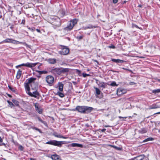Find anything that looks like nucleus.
I'll return each instance as SVG.
<instances>
[{
  "label": "nucleus",
  "mask_w": 160,
  "mask_h": 160,
  "mask_svg": "<svg viewBox=\"0 0 160 160\" xmlns=\"http://www.w3.org/2000/svg\"><path fill=\"white\" fill-rule=\"evenodd\" d=\"M92 107L86 106H77L75 108L76 110L81 113H88L90 112L93 109Z\"/></svg>",
  "instance_id": "nucleus-1"
},
{
  "label": "nucleus",
  "mask_w": 160,
  "mask_h": 160,
  "mask_svg": "<svg viewBox=\"0 0 160 160\" xmlns=\"http://www.w3.org/2000/svg\"><path fill=\"white\" fill-rule=\"evenodd\" d=\"M4 42H9L11 43L14 44H18L19 43H22L24 44L26 46L29 47V46L25 42H20L14 40L12 38H7L2 41V42H0V44Z\"/></svg>",
  "instance_id": "nucleus-2"
},
{
  "label": "nucleus",
  "mask_w": 160,
  "mask_h": 160,
  "mask_svg": "<svg viewBox=\"0 0 160 160\" xmlns=\"http://www.w3.org/2000/svg\"><path fill=\"white\" fill-rule=\"evenodd\" d=\"M46 143L60 147L62 146V144H64V142L51 140L46 142Z\"/></svg>",
  "instance_id": "nucleus-3"
},
{
  "label": "nucleus",
  "mask_w": 160,
  "mask_h": 160,
  "mask_svg": "<svg viewBox=\"0 0 160 160\" xmlns=\"http://www.w3.org/2000/svg\"><path fill=\"white\" fill-rule=\"evenodd\" d=\"M77 20L76 19L71 21L67 27L64 28V30L68 31L71 30L74 26L77 23Z\"/></svg>",
  "instance_id": "nucleus-4"
},
{
  "label": "nucleus",
  "mask_w": 160,
  "mask_h": 160,
  "mask_svg": "<svg viewBox=\"0 0 160 160\" xmlns=\"http://www.w3.org/2000/svg\"><path fill=\"white\" fill-rule=\"evenodd\" d=\"M61 50L59 52V53L61 55H67L69 52V50L65 46L61 45Z\"/></svg>",
  "instance_id": "nucleus-5"
},
{
  "label": "nucleus",
  "mask_w": 160,
  "mask_h": 160,
  "mask_svg": "<svg viewBox=\"0 0 160 160\" xmlns=\"http://www.w3.org/2000/svg\"><path fill=\"white\" fill-rule=\"evenodd\" d=\"M45 79L47 82L50 86L52 85L54 81V77L51 75L47 76L46 77Z\"/></svg>",
  "instance_id": "nucleus-6"
},
{
  "label": "nucleus",
  "mask_w": 160,
  "mask_h": 160,
  "mask_svg": "<svg viewBox=\"0 0 160 160\" xmlns=\"http://www.w3.org/2000/svg\"><path fill=\"white\" fill-rule=\"evenodd\" d=\"M36 79V78H34L33 77H31V78H29L28 79H27L26 81V82L29 84L31 86L32 88V90L35 89L36 87H35L34 88L32 87V84H34L35 82V81Z\"/></svg>",
  "instance_id": "nucleus-7"
},
{
  "label": "nucleus",
  "mask_w": 160,
  "mask_h": 160,
  "mask_svg": "<svg viewBox=\"0 0 160 160\" xmlns=\"http://www.w3.org/2000/svg\"><path fill=\"white\" fill-rule=\"evenodd\" d=\"M48 157L51 158L52 160H62L60 156L56 154L49 155Z\"/></svg>",
  "instance_id": "nucleus-8"
},
{
  "label": "nucleus",
  "mask_w": 160,
  "mask_h": 160,
  "mask_svg": "<svg viewBox=\"0 0 160 160\" xmlns=\"http://www.w3.org/2000/svg\"><path fill=\"white\" fill-rule=\"evenodd\" d=\"M35 89H34V90H35V91L32 92H29L28 94L30 96L34 97L35 98H36L37 96H39V94L38 92L37 91V90Z\"/></svg>",
  "instance_id": "nucleus-9"
},
{
  "label": "nucleus",
  "mask_w": 160,
  "mask_h": 160,
  "mask_svg": "<svg viewBox=\"0 0 160 160\" xmlns=\"http://www.w3.org/2000/svg\"><path fill=\"white\" fill-rule=\"evenodd\" d=\"M34 106L35 107V110L39 114H41L42 112V110L39 107V104L38 103H34Z\"/></svg>",
  "instance_id": "nucleus-10"
},
{
  "label": "nucleus",
  "mask_w": 160,
  "mask_h": 160,
  "mask_svg": "<svg viewBox=\"0 0 160 160\" xmlns=\"http://www.w3.org/2000/svg\"><path fill=\"white\" fill-rule=\"evenodd\" d=\"M51 72L55 74H57L60 75L61 74V69L60 68H55L52 69Z\"/></svg>",
  "instance_id": "nucleus-11"
},
{
  "label": "nucleus",
  "mask_w": 160,
  "mask_h": 160,
  "mask_svg": "<svg viewBox=\"0 0 160 160\" xmlns=\"http://www.w3.org/2000/svg\"><path fill=\"white\" fill-rule=\"evenodd\" d=\"M126 92V90L122 88L118 89L117 90V94L119 95L123 94L125 93Z\"/></svg>",
  "instance_id": "nucleus-12"
},
{
  "label": "nucleus",
  "mask_w": 160,
  "mask_h": 160,
  "mask_svg": "<svg viewBox=\"0 0 160 160\" xmlns=\"http://www.w3.org/2000/svg\"><path fill=\"white\" fill-rule=\"evenodd\" d=\"M29 84L25 82L24 83L25 88L27 93L28 94L29 92H30V88Z\"/></svg>",
  "instance_id": "nucleus-13"
},
{
  "label": "nucleus",
  "mask_w": 160,
  "mask_h": 160,
  "mask_svg": "<svg viewBox=\"0 0 160 160\" xmlns=\"http://www.w3.org/2000/svg\"><path fill=\"white\" fill-rule=\"evenodd\" d=\"M145 157L144 155H141L132 158V160H142Z\"/></svg>",
  "instance_id": "nucleus-14"
},
{
  "label": "nucleus",
  "mask_w": 160,
  "mask_h": 160,
  "mask_svg": "<svg viewBox=\"0 0 160 160\" xmlns=\"http://www.w3.org/2000/svg\"><path fill=\"white\" fill-rule=\"evenodd\" d=\"M111 61L113 62H114L117 63H122L124 62H125V61L121 60L119 59H112Z\"/></svg>",
  "instance_id": "nucleus-15"
},
{
  "label": "nucleus",
  "mask_w": 160,
  "mask_h": 160,
  "mask_svg": "<svg viewBox=\"0 0 160 160\" xmlns=\"http://www.w3.org/2000/svg\"><path fill=\"white\" fill-rule=\"evenodd\" d=\"M56 59L55 58H49L48 60V62L51 64H54L56 62Z\"/></svg>",
  "instance_id": "nucleus-16"
},
{
  "label": "nucleus",
  "mask_w": 160,
  "mask_h": 160,
  "mask_svg": "<svg viewBox=\"0 0 160 160\" xmlns=\"http://www.w3.org/2000/svg\"><path fill=\"white\" fill-rule=\"evenodd\" d=\"M36 64L37 63H30L29 62H27L26 63V66L31 68L35 66Z\"/></svg>",
  "instance_id": "nucleus-17"
},
{
  "label": "nucleus",
  "mask_w": 160,
  "mask_h": 160,
  "mask_svg": "<svg viewBox=\"0 0 160 160\" xmlns=\"http://www.w3.org/2000/svg\"><path fill=\"white\" fill-rule=\"evenodd\" d=\"M53 135L55 137H57V138H67L63 136H62L60 134H58V133L56 132H54L53 133Z\"/></svg>",
  "instance_id": "nucleus-18"
},
{
  "label": "nucleus",
  "mask_w": 160,
  "mask_h": 160,
  "mask_svg": "<svg viewBox=\"0 0 160 160\" xmlns=\"http://www.w3.org/2000/svg\"><path fill=\"white\" fill-rule=\"evenodd\" d=\"M22 71L20 70H19L18 71L16 77L17 79H19L20 78L22 74Z\"/></svg>",
  "instance_id": "nucleus-19"
},
{
  "label": "nucleus",
  "mask_w": 160,
  "mask_h": 160,
  "mask_svg": "<svg viewBox=\"0 0 160 160\" xmlns=\"http://www.w3.org/2000/svg\"><path fill=\"white\" fill-rule=\"evenodd\" d=\"M147 131L145 128H142L138 130V132L139 133L141 134H143L147 132Z\"/></svg>",
  "instance_id": "nucleus-20"
},
{
  "label": "nucleus",
  "mask_w": 160,
  "mask_h": 160,
  "mask_svg": "<svg viewBox=\"0 0 160 160\" xmlns=\"http://www.w3.org/2000/svg\"><path fill=\"white\" fill-rule=\"evenodd\" d=\"M59 90L61 91H62L63 90V84L60 82H59Z\"/></svg>",
  "instance_id": "nucleus-21"
},
{
  "label": "nucleus",
  "mask_w": 160,
  "mask_h": 160,
  "mask_svg": "<svg viewBox=\"0 0 160 160\" xmlns=\"http://www.w3.org/2000/svg\"><path fill=\"white\" fill-rule=\"evenodd\" d=\"M61 73L67 72L69 71V69L68 68H60Z\"/></svg>",
  "instance_id": "nucleus-22"
},
{
  "label": "nucleus",
  "mask_w": 160,
  "mask_h": 160,
  "mask_svg": "<svg viewBox=\"0 0 160 160\" xmlns=\"http://www.w3.org/2000/svg\"><path fill=\"white\" fill-rule=\"evenodd\" d=\"M108 83L106 82H102L99 86L100 87H102L103 88H106L107 86L106 85Z\"/></svg>",
  "instance_id": "nucleus-23"
},
{
  "label": "nucleus",
  "mask_w": 160,
  "mask_h": 160,
  "mask_svg": "<svg viewBox=\"0 0 160 160\" xmlns=\"http://www.w3.org/2000/svg\"><path fill=\"white\" fill-rule=\"evenodd\" d=\"M71 146L72 147H82V145L76 143H72L71 144Z\"/></svg>",
  "instance_id": "nucleus-24"
},
{
  "label": "nucleus",
  "mask_w": 160,
  "mask_h": 160,
  "mask_svg": "<svg viewBox=\"0 0 160 160\" xmlns=\"http://www.w3.org/2000/svg\"><path fill=\"white\" fill-rule=\"evenodd\" d=\"M94 88L95 90L96 95H100L101 92L100 90L97 88L94 87Z\"/></svg>",
  "instance_id": "nucleus-25"
},
{
  "label": "nucleus",
  "mask_w": 160,
  "mask_h": 160,
  "mask_svg": "<svg viewBox=\"0 0 160 160\" xmlns=\"http://www.w3.org/2000/svg\"><path fill=\"white\" fill-rule=\"evenodd\" d=\"M12 102L14 103L17 106H19V102L15 99L12 100Z\"/></svg>",
  "instance_id": "nucleus-26"
},
{
  "label": "nucleus",
  "mask_w": 160,
  "mask_h": 160,
  "mask_svg": "<svg viewBox=\"0 0 160 160\" xmlns=\"http://www.w3.org/2000/svg\"><path fill=\"white\" fill-rule=\"evenodd\" d=\"M7 102H8V103L9 105L10 106V107L11 108H14V104L12 102L8 101V100L7 101Z\"/></svg>",
  "instance_id": "nucleus-27"
},
{
  "label": "nucleus",
  "mask_w": 160,
  "mask_h": 160,
  "mask_svg": "<svg viewBox=\"0 0 160 160\" xmlns=\"http://www.w3.org/2000/svg\"><path fill=\"white\" fill-rule=\"evenodd\" d=\"M154 139L152 138H148L143 140V142H145L149 141H152Z\"/></svg>",
  "instance_id": "nucleus-28"
},
{
  "label": "nucleus",
  "mask_w": 160,
  "mask_h": 160,
  "mask_svg": "<svg viewBox=\"0 0 160 160\" xmlns=\"http://www.w3.org/2000/svg\"><path fill=\"white\" fill-rule=\"evenodd\" d=\"M107 84L108 85H110L112 86H117V84L116 82H112L111 84H109L108 83Z\"/></svg>",
  "instance_id": "nucleus-29"
},
{
  "label": "nucleus",
  "mask_w": 160,
  "mask_h": 160,
  "mask_svg": "<svg viewBox=\"0 0 160 160\" xmlns=\"http://www.w3.org/2000/svg\"><path fill=\"white\" fill-rule=\"evenodd\" d=\"M152 92L153 93H156L160 92V89H158L152 90Z\"/></svg>",
  "instance_id": "nucleus-30"
},
{
  "label": "nucleus",
  "mask_w": 160,
  "mask_h": 160,
  "mask_svg": "<svg viewBox=\"0 0 160 160\" xmlns=\"http://www.w3.org/2000/svg\"><path fill=\"white\" fill-rule=\"evenodd\" d=\"M58 95L61 98H63L64 97V94L60 92H57Z\"/></svg>",
  "instance_id": "nucleus-31"
},
{
  "label": "nucleus",
  "mask_w": 160,
  "mask_h": 160,
  "mask_svg": "<svg viewBox=\"0 0 160 160\" xmlns=\"http://www.w3.org/2000/svg\"><path fill=\"white\" fill-rule=\"evenodd\" d=\"M61 25V23L60 21H59V23L58 24H56L53 26L54 28H56L57 27H60Z\"/></svg>",
  "instance_id": "nucleus-32"
},
{
  "label": "nucleus",
  "mask_w": 160,
  "mask_h": 160,
  "mask_svg": "<svg viewBox=\"0 0 160 160\" xmlns=\"http://www.w3.org/2000/svg\"><path fill=\"white\" fill-rule=\"evenodd\" d=\"M88 28V29H92L93 28H95L97 27L96 26H93L91 24H89L88 25V26H87Z\"/></svg>",
  "instance_id": "nucleus-33"
},
{
  "label": "nucleus",
  "mask_w": 160,
  "mask_h": 160,
  "mask_svg": "<svg viewBox=\"0 0 160 160\" xmlns=\"http://www.w3.org/2000/svg\"><path fill=\"white\" fill-rule=\"evenodd\" d=\"M38 120L40 122H41L42 123H43V124L45 125V124H46V122H45V121H43L42 120L40 117H38Z\"/></svg>",
  "instance_id": "nucleus-34"
},
{
  "label": "nucleus",
  "mask_w": 160,
  "mask_h": 160,
  "mask_svg": "<svg viewBox=\"0 0 160 160\" xmlns=\"http://www.w3.org/2000/svg\"><path fill=\"white\" fill-rule=\"evenodd\" d=\"M83 37V35H81L80 36H77L76 37V38L78 39V40H80L82 39Z\"/></svg>",
  "instance_id": "nucleus-35"
},
{
  "label": "nucleus",
  "mask_w": 160,
  "mask_h": 160,
  "mask_svg": "<svg viewBox=\"0 0 160 160\" xmlns=\"http://www.w3.org/2000/svg\"><path fill=\"white\" fill-rule=\"evenodd\" d=\"M38 72L40 74H45L47 72V71H38Z\"/></svg>",
  "instance_id": "nucleus-36"
},
{
  "label": "nucleus",
  "mask_w": 160,
  "mask_h": 160,
  "mask_svg": "<svg viewBox=\"0 0 160 160\" xmlns=\"http://www.w3.org/2000/svg\"><path fill=\"white\" fill-rule=\"evenodd\" d=\"M8 87L9 89L10 90H11L13 92H15V89L14 88H12L10 86H8Z\"/></svg>",
  "instance_id": "nucleus-37"
},
{
  "label": "nucleus",
  "mask_w": 160,
  "mask_h": 160,
  "mask_svg": "<svg viewBox=\"0 0 160 160\" xmlns=\"http://www.w3.org/2000/svg\"><path fill=\"white\" fill-rule=\"evenodd\" d=\"M158 107L156 106V105H154V106H152V107H151L150 108V109H153L157 108Z\"/></svg>",
  "instance_id": "nucleus-38"
},
{
  "label": "nucleus",
  "mask_w": 160,
  "mask_h": 160,
  "mask_svg": "<svg viewBox=\"0 0 160 160\" xmlns=\"http://www.w3.org/2000/svg\"><path fill=\"white\" fill-rule=\"evenodd\" d=\"M90 75L89 74H87L84 73H82V76L84 77H86L87 76H89Z\"/></svg>",
  "instance_id": "nucleus-39"
},
{
  "label": "nucleus",
  "mask_w": 160,
  "mask_h": 160,
  "mask_svg": "<svg viewBox=\"0 0 160 160\" xmlns=\"http://www.w3.org/2000/svg\"><path fill=\"white\" fill-rule=\"evenodd\" d=\"M33 129H35V130H37V131H38L40 133H42V131H41V130L40 129L37 128L36 127H34L33 128Z\"/></svg>",
  "instance_id": "nucleus-40"
},
{
  "label": "nucleus",
  "mask_w": 160,
  "mask_h": 160,
  "mask_svg": "<svg viewBox=\"0 0 160 160\" xmlns=\"http://www.w3.org/2000/svg\"><path fill=\"white\" fill-rule=\"evenodd\" d=\"M122 68L124 70L128 71L130 72H132V71L131 70H130L128 69L125 68Z\"/></svg>",
  "instance_id": "nucleus-41"
},
{
  "label": "nucleus",
  "mask_w": 160,
  "mask_h": 160,
  "mask_svg": "<svg viewBox=\"0 0 160 160\" xmlns=\"http://www.w3.org/2000/svg\"><path fill=\"white\" fill-rule=\"evenodd\" d=\"M96 83L98 84V85H99L100 84L101 82H100V81L98 80H97V79H96Z\"/></svg>",
  "instance_id": "nucleus-42"
},
{
  "label": "nucleus",
  "mask_w": 160,
  "mask_h": 160,
  "mask_svg": "<svg viewBox=\"0 0 160 160\" xmlns=\"http://www.w3.org/2000/svg\"><path fill=\"white\" fill-rule=\"evenodd\" d=\"M19 149L21 151H22L23 149V148L22 146L21 145H20V146H19Z\"/></svg>",
  "instance_id": "nucleus-43"
},
{
  "label": "nucleus",
  "mask_w": 160,
  "mask_h": 160,
  "mask_svg": "<svg viewBox=\"0 0 160 160\" xmlns=\"http://www.w3.org/2000/svg\"><path fill=\"white\" fill-rule=\"evenodd\" d=\"M61 12L62 13V17L65 14V12L63 10H62L61 11Z\"/></svg>",
  "instance_id": "nucleus-44"
},
{
  "label": "nucleus",
  "mask_w": 160,
  "mask_h": 160,
  "mask_svg": "<svg viewBox=\"0 0 160 160\" xmlns=\"http://www.w3.org/2000/svg\"><path fill=\"white\" fill-rule=\"evenodd\" d=\"M132 26L133 28L135 27L137 28H139V27L136 25L132 24Z\"/></svg>",
  "instance_id": "nucleus-45"
},
{
  "label": "nucleus",
  "mask_w": 160,
  "mask_h": 160,
  "mask_svg": "<svg viewBox=\"0 0 160 160\" xmlns=\"http://www.w3.org/2000/svg\"><path fill=\"white\" fill-rule=\"evenodd\" d=\"M25 22V20L23 19L22 20V22H21V24H24Z\"/></svg>",
  "instance_id": "nucleus-46"
},
{
  "label": "nucleus",
  "mask_w": 160,
  "mask_h": 160,
  "mask_svg": "<svg viewBox=\"0 0 160 160\" xmlns=\"http://www.w3.org/2000/svg\"><path fill=\"white\" fill-rule=\"evenodd\" d=\"M129 84L131 85H134L136 84V83L134 82H130Z\"/></svg>",
  "instance_id": "nucleus-47"
},
{
  "label": "nucleus",
  "mask_w": 160,
  "mask_h": 160,
  "mask_svg": "<svg viewBox=\"0 0 160 160\" xmlns=\"http://www.w3.org/2000/svg\"><path fill=\"white\" fill-rule=\"evenodd\" d=\"M109 47L112 48H115V47L113 45H112L111 46H109Z\"/></svg>",
  "instance_id": "nucleus-48"
},
{
  "label": "nucleus",
  "mask_w": 160,
  "mask_h": 160,
  "mask_svg": "<svg viewBox=\"0 0 160 160\" xmlns=\"http://www.w3.org/2000/svg\"><path fill=\"white\" fill-rule=\"evenodd\" d=\"M88 29V27H83L82 28V29L84 30H86Z\"/></svg>",
  "instance_id": "nucleus-49"
},
{
  "label": "nucleus",
  "mask_w": 160,
  "mask_h": 160,
  "mask_svg": "<svg viewBox=\"0 0 160 160\" xmlns=\"http://www.w3.org/2000/svg\"><path fill=\"white\" fill-rule=\"evenodd\" d=\"M118 0H113V2L114 3H116L117 2Z\"/></svg>",
  "instance_id": "nucleus-50"
},
{
  "label": "nucleus",
  "mask_w": 160,
  "mask_h": 160,
  "mask_svg": "<svg viewBox=\"0 0 160 160\" xmlns=\"http://www.w3.org/2000/svg\"><path fill=\"white\" fill-rule=\"evenodd\" d=\"M14 25H12L10 27V28L11 29H12L13 28H14Z\"/></svg>",
  "instance_id": "nucleus-51"
},
{
  "label": "nucleus",
  "mask_w": 160,
  "mask_h": 160,
  "mask_svg": "<svg viewBox=\"0 0 160 160\" xmlns=\"http://www.w3.org/2000/svg\"><path fill=\"white\" fill-rule=\"evenodd\" d=\"M21 66H26V63H22V64H20Z\"/></svg>",
  "instance_id": "nucleus-52"
},
{
  "label": "nucleus",
  "mask_w": 160,
  "mask_h": 160,
  "mask_svg": "<svg viewBox=\"0 0 160 160\" xmlns=\"http://www.w3.org/2000/svg\"><path fill=\"white\" fill-rule=\"evenodd\" d=\"M106 130V129L104 128L101 130V132H104Z\"/></svg>",
  "instance_id": "nucleus-53"
},
{
  "label": "nucleus",
  "mask_w": 160,
  "mask_h": 160,
  "mask_svg": "<svg viewBox=\"0 0 160 160\" xmlns=\"http://www.w3.org/2000/svg\"><path fill=\"white\" fill-rule=\"evenodd\" d=\"M36 30L37 31V32H41V31H40V30L39 29H37Z\"/></svg>",
  "instance_id": "nucleus-54"
},
{
  "label": "nucleus",
  "mask_w": 160,
  "mask_h": 160,
  "mask_svg": "<svg viewBox=\"0 0 160 160\" xmlns=\"http://www.w3.org/2000/svg\"><path fill=\"white\" fill-rule=\"evenodd\" d=\"M155 79L157 81H158L159 82H160V79H158L157 78H155Z\"/></svg>",
  "instance_id": "nucleus-55"
},
{
  "label": "nucleus",
  "mask_w": 160,
  "mask_h": 160,
  "mask_svg": "<svg viewBox=\"0 0 160 160\" xmlns=\"http://www.w3.org/2000/svg\"><path fill=\"white\" fill-rule=\"evenodd\" d=\"M72 83H73L74 85H76L77 84V83L74 81H72Z\"/></svg>",
  "instance_id": "nucleus-56"
},
{
  "label": "nucleus",
  "mask_w": 160,
  "mask_h": 160,
  "mask_svg": "<svg viewBox=\"0 0 160 160\" xmlns=\"http://www.w3.org/2000/svg\"><path fill=\"white\" fill-rule=\"evenodd\" d=\"M103 97V94L102 93V94L101 95H100V97H99V98H102V97Z\"/></svg>",
  "instance_id": "nucleus-57"
},
{
  "label": "nucleus",
  "mask_w": 160,
  "mask_h": 160,
  "mask_svg": "<svg viewBox=\"0 0 160 160\" xmlns=\"http://www.w3.org/2000/svg\"><path fill=\"white\" fill-rule=\"evenodd\" d=\"M21 67L20 64L19 65H18L16 66V68H18V67Z\"/></svg>",
  "instance_id": "nucleus-58"
},
{
  "label": "nucleus",
  "mask_w": 160,
  "mask_h": 160,
  "mask_svg": "<svg viewBox=\"0 0 160 160\" xmlns=\"http://www.w3.org/2000/svg\"><path fill=\"white\" fill-rule=\"evenodd\" d=\"M2 145H5V144L4 143H2L0 144V146Z\"/></svg>",
  "instance_id": "nucleus-59"
},
{
  "label": "nucleus",
  "mask_w": 160,
  "mask_h": 160,
  "mask_svg": "<svg viewBox=\"0 0 160 160\" xmlns=\"http://www.w3.org/2000/svg\"><path fill=\"white\" fill-rule=\"evenodd\" d=\"M77 72H78V73H80L81 71H80L78 70H77Z\"/></svg>",
  "instance_id": "nucleus-60"
},
{
  "label": "nucleus",
  "mask_w": 160,
  "mask_h": 160,
  "mask_svg": "<svg viewBox=\"0 0 160 160\" xmlns=\"http://www.w3.org/2000/svg\"><path fill=\"white\" fill-rule=\"evenodd\" d=\"M2 139L0 137V142H2Z\"/></svg>",
  "instance_id": "nucleus-61"
},
{
  "label": "nucleus",
  "mask_w": 160,
  "mask_h": 160,
  "mask_svg": "<svg viewBox=\"0 0 160 160\" xmlns=\"http://www.w3.org/2000/svg\"><path fill=\"white\" fill-rule=\"evenodd\" d=\"M30 160H35V159L33 158H30Z\"/></svg>",
  "instance_id": "nucleus-62"
},
{
  "label": "nucleus",
  "mask_w": 160,
  "mask_h": 160,
  "mask_svg": "<svg viewBox=\"0 0 160 160\" xmlns=\"http://www.w3.org/2000/svg\"><path fill=\"white\" fill-rule=\"evenodd\" d=\"M139 7H141V5H139Z\"/></svg>",
  "instance_id": "nucleus-63"
},
{
  "label": "nucleus",
  "mask_w": 160,
  "mask_h": 160,
  "mask_svg": "<svg viewBox=\"0 0 160 160\" xmlns=\"http://www.w3.org/2000/svg\"><path fill=\"white\" fill-rule=\"evenodd\" d=\"M119 118H123V117H119Z\"/></svg>",
  "instance_id": "nucleus-64"
}]
</instances>
